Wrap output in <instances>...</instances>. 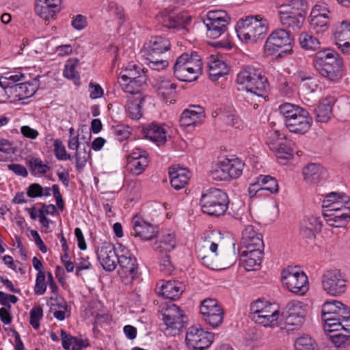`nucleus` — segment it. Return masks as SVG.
<instances>
[{
	"mask_svg": "<svg viewBox=\"0 0 350 350\" xmlns=\"http://www.w3.org/2000/svg\"><path fill=\"white\" fill-rule=\"evenodd\" d=\"M236 82L246 93L245 99L258 108L257 101H261L269 90V83L260 69L253 66H243L237 76Z\"/></svg>",
	"mask_w": 350,
	"mask_h": 350,
	"instance_id": "nucleus-1",
	"label": "nucleus"
},
{
	"mask_svg": "<svg viewBox=\"0 0 350 350\" xmlns=\"http://www.w3.org/2000/svg\"><path fill=\"white\" fill-rule=\"evenodd\" d=\"M313 64L319 74L332 83H338L342 77V59L334 51H319L314 57Z\"/></svg>",
	"mask_w": 350,
	"mask_h": 350,
	"instance_id": "nucleus-2",
	"label": "nucleus"
},
{
	"mask_svg": "<svg viewBox=\"0 0 350 350\" xmlns=\"http://www.w3.org/2000/svg\"><path fill=\"white\" fill-rule=\"evenodd\" d=\"M279 112L284 118L286 127L291 133L304 135L312 126V118L308 111L298 105L286 103L279 107Z\"/></svg>",
	"mask_w": 350,
	"mask_h": 350,
	"instance_id": "nucleus-3",
	"label": "nucleus"
},
{
	"mask_svg": "<svg viewBox=\"0 0 350 350\" xmlns=\"http://www.w3.org/2000/svg\"><path fill=\"white\" fill-rule=\"evenodd\" d=\"M268 29V22L260 15L247 16L237 23L236 31L241 41L255 43L265 37Z\"/></svg>",
	"mask_w": 350,
	"mask_h": 350,
	"instance_id": "nucleus-4",
	"label": "nucleus"
},
{
	"mask_svg": "<svg viewBox=\"0 0 350 350\" xmlns=\"http://www.w3.org/2000/svg\"><path fill=\"white\" fill-rule=\"evenodd\" d=\"M174 75L180 81L191 82L198 79L202 72V62L196 52L185 53L176 60Z\"/></svg>",
	"mask_w": 350,
	"mask_h": 350,
	"instance_id": "nucleus-5",
	"label": "nucleus"
},
{
	"mask_svg": "<svg viewBox=\"0 0 350 350\" xmlns=\"http://www.w3.org/2000/svg\"><path fill=\"white\" fill-rule=\"evenodd\" d=\"M307 10L303 0H292L290 4L282 5L279 11L282 25L293 31L299 30L305 21Z\"/></svg>",
	"mask_w": 350,
	"mask_h": 350,
	"instance_id": "nucleus-6",
	"label": "nucleus"
},
{
	"mask_svg": "<svg viewBox=\"0 0 350 350\" xmlns=\"http://www.w3.org/2000/svg\"><path fill=\"white\" fill-rule=\"evenodd\" d=\"M200 204L203 213L219 217L224 215L226 212L229 199L227 193L224 191L211 188L204 193H202L200 200Z\"/></svg>",
	"mask_w": 350,
	"mask_h": 350,
	"instance_id": "nucleus-7",
	"label": "nucleus"
},
{
	"mask_svg": "<svg viewBox=\"0 0 350 350\" xmlns=\"http://www.w3.org/2000/svg\"><path fill=\"white\" fill-rule=\"evenodd\" d=\"M159 312L161 314L166 325L165 334H178L185 324V316L180 308L172 302H165L159 306Z\"/></svg>",
	"mask_w": 350,
	"mask_h": 350,
	"instance_id": "nucleus-8",
	"label": "nucleus"
},
{
	"mask_svg": "<svg viewBox=\"0 0 350 350\" xmlns=\"http://www.w3.org/2000/svg\"><path fill=\"white\" fill-rule=\"evenodd\" d=\"M118 82L124 92L133 94L141 92L142 87L146 84V76L141 66L129 64L121 72Z\"/></svg>",
	"mask_w": 350,
	"mask_h": 350,
	"instance_id": "nucleus-9",
	"label": "nucleus"
},
{
	"mask_svg": "<svg viewBox=\"0 0 350 350\" xmlns=\"http://www.w3.org/2000/svg\"><path fill=\"white\" fill-rule=\"evenodd\" d=\"M280 312L271 304L258 299L250 306V315L253 321L265 327L277 325Z\"/></svg>",
	"mask_w": 350,
	"mask_h": 350,
	"instance_id": "nucleus-10",
	"label": "nucleus"
},
{
	"mask_svg": "<svg viewBox=\"0 0 350 350\" xmlns=\"http://www.w3.org/2000/svg\"><path fill=\"white\" fill-rule=\"evenodd\" d=\"M230 18L224 10H211L204 19L206 27V36L212 39L218 38L228 29Z\"/></svg>",
	"mask_w": 350,
	"mask_h": 350,
	"instance_id": "nucleus-11",
	"label": "nucleus"
},
{
	"mask_svg": "<svg viewBox=\"0 0 350 350\" xmlns=\"http://www.w3.org/2000/svg\"><path fill=\"white\" fill-rule=\"evenodd\" d=\"M284 286L291 292L304 295L308 291L307 275L297 267H288L282 273Z\"/></svg>",
	"mask_w": 350,
	"mask_h": 350,
	"instance_id": "nucleus-12",
	"label": "nucleus"
},
{
	"mask_svg": "<svg viewBox=\"0 0 350 350\" xmlns=\"http://www.w3.org/2000/svg\"><path fill=\"white\" fill-rule=\"evenodd\" d=\"M293 42V37L286 30L283 29H278L273 31L265 42V49L271 54L278 52L282 55L290 53L292 51L291 44Z\"/></svg>",
	"mask_w": 350,
	"mask_h": 350,
	"instance_id": "nucleus-13",
	"label": "nucleus"
},
{
	"mask_svg": "<svg viewBox=\"0 0 350 350\" xmlns=\"http://www.w3.org/2000/svg\"><path fill=\"white\" fill-rule=\"evenodd\" d=\"M323 289L332 296H338L346 291L347 281L338 269L326 271L322 275Z\"/></svg>",
	"mask_w": 350,
	"mask_h": 350,
	"instance_id": "nucleus-14",
	"label": "nucleus"
},
{
	"mask_svg": "<svg viewBox=\"0 0 350 350\" xmlns=\"http://www.w3.org/2000/svg\"><path fill=\"white\" fill-rule=\"evenodd\" d=\"M204 321L213 327L219 326L224 320V311L215 299H204L200 307Z\"/></svg>",
	"mask_w": 350,
	"mask_h": 350,
	"instance_id": "nucleus-15",
	"label": "nucleus"
},
{
	"mask_svg": "<svg viewBox=\"0 0 350 350\" xmlns=\"http://www.w3.org/2000/svg\"><path fill=\"white\" fill-rule=\"evenodd\" d=\"M185 341L190 350H204L212 343L213 336L200 327L192 326L187 332Z\"/></svg>",
	"mask_w": 350,
	"mask_h": 350,
	"instance_id": "nucleus-16",
	"label": "nucleus"
},
{
	"mask_svg": "<svg viewBox=\"0 0 350 350\" xmlns=\"http://www.w3.org/2000/svg\"><path fill=\"white\" fill-rule=\"evenodd\" d=\"M282 315L285 318V323L286 326H294V328H287L288 330H293L299 328L305 321L306 312L303 308L301 302L298 301H293L289 302L285 311L282 312Z\"/></svg>",
	"mask_w": 350,
	"mask_h": 350,
	"instance_id": "nucleus-17",
	"label": "nucleus"
},
{
	"mask_svg": "<svg viewBox=\"0 0 350 350\" xmlns=\"http://www.w3.org/2000/svg\"><path fill=\"white\" fill-rule=\"evenodd\" d=\"M157 20L166 28L179 29L189 23L191 18L183 14H176L172 9H165L157 15Z\"/></svg>",
	"mask_w": 350,
	"mask_h": 350,
	"instance_id": "nucleus-18",
	"label": "nucleus"
},
{
	"mask_svg": "<svg viewBox=\"0 0 350 350\" xmlns=\"http://www.w3.org/2000/svg\"><path fill=\"white\" fill-rule=\"evenodd\" d=\"M96 253L98 259L105 270L112 271L116 269L119 254H117L112 244L105 243L98 248Z\"/></svg>",
	"mask_w": 350,
	"mask_h": 350,
	"instance_id": "nucleus-19",
	"label": "nucleus"
},
{
	"mask_svg": "<svg viewBox=\"0 0 350 350\" xmlns=\"http://www.w3.org/2000/svg\"><path fill=\"white\" fill-rule=\"evenodd\" d=\"M334 37L336 44L345 54H350V21H342L335 25Z\"/></svg>",
	"mask_w": 350,
	"mask_h": 350,
	"instance_id": "nucleus-20",
	"label": "nucleus"
},
{
	"mask_svg": "<svg viewBox=\"0 0 350 350\" xmlns=\"http://www.w3.org/2000/svg\"><path fill=\"white\" fill-rule=\"evenodd\" d=\"M143 133L146 138L149 139L158 146L164 144L167 141V126L157 122H152L143 127Z\"/></svg>",
	"mask_w": 350,
	"mask_h": 350,
	"instance_id": "nucleus-21",
	"label": "nucleus"
},
{
	"mask_svg": "<svg viewBox=\"0 0 350 350\" xmlns=\"http://www.w3.org/2000/svg\"><path fill=\"white\" fill-rule=\"evenodd\" d=\"M62 0H36L35 12L42 18L49 21L60 10Z\"/></svg>",
	"mask_w": 350,
	"mask_h": 350,
	"instance_id": "nucleus-22",
	"label": "nucleus"
},
{
	"mask_svg": "<svg viewBox=\"0 0 350 350\" xmlns=\"http://www.w3.org/2000/svg\"><path fill=\"white\" fill-rule=\"evenodd\" d=\"M205 118L203 108L200 106H193L192 109L183 111L180 118L181 126L187 128L201 124Z\"/></svg>",
	"mask_w": 350,
	"mask_h": 350,
	"instance_id": "nucleus-23",
	"label": "nucleus"
},
{
	"mask_svg": "<svg viewBox=\"0 0 350 350\" xmlns=\"http://www.w3.org/2000/svg\"><path fill=\"white\" fill-rule=\"evenodd\" d=\"M170 43L169 40L161 36L152 38L148 43H146L143 49L144 55L160 56L162 53L170 49Z\"/></svg>",
	"mask_w": 350,
	"mask_h": 350,
	"instance_id": "nucleus-24",
	"label": "nucleus"
},
{
	"mask_svg": "<svg viewBox=\"0 0 350 350\" xmlns=\"http://www.w3.org/2000/svg\"><path fill=\"white\" fill-rule=\"evenodd\" d=\"M133 224L134 232L132 234L135 237H141L144 240H150L157 235L156 228L137 215L133 217Z\"/></svg>",
	"mask_w": 350,
	"mask_h": 350,
	"instance_id": "nucleus-25",
	"label": "nucleus"
},
{
	"mask_svg": "<svg viewBox=\"0 0 350 350\" xmlns=\"http://www.w3.org/2000/svg\"><path fill=\"white\" fill-rule=\"evenodd\" d=\"M169 176L172 187L176 190H180L188 183L189 172L187 168L180 166H172L169 168Z\"/></svg>",
	"mask_w": 350,
	"mask_h": 350,
	"instance_id": "nucleus-26",
	"label": "nucleus"
},
{
	"mask_svg": "<svg viewBox=\"0 0 350 350\" xmlns=\"http://www.w3.org/2000/svg\"><path fill=\"white\" fill-rule=\"evenodd\" d=\"M242 242L247 250L264 247L262 234L257 232L252 226H247L243 230Z\"/></svg>",
	"mask_w": 350,
	"mask_h": 350,
	"instance_id": "nucleus-27",
	"label": "nucleus"
},
{
	"mask_svg": "<svg viewBox=\"0 0 350 350\" xmlns=\"http://www.w3.org/2000/svg\"><path fill=\"white\" fill-rule=\"evenodd\" d=\"M183 291L184 286L181 282L176 280H169L162 282L158 293L164 298L175 299L182 294Z\"/></svg>",
	"mask_w": 350,
	"mask_h": 350,
	"instance_id": "nucleus-28",
	"label": "nucleus"
},
{
	"mask_svg": "<svg viewBox=\"0 0 350 350\" xmlns=\"http://www.w3.org/2000/svg\"><path fill=\"white\" fill-rule=\"evenodd\" d=\"M264 247L252 248L246 250L241 252V256H245V259L243 260V266L247 271H251L259 266L262 260Z\"/></svg>",
	"mask_w": 350,
	"mask_h": 350,
	"instance_id": "nucleus-29",
	"label": "nucleus"
},
{
	"mask_svg": "<svg viewBox=\"0 0 350 350\" xmlns=\"http://www.w3.org/2000/svg\"><path fill=\"white\" fill-rule=\"evenodd\" d=\"M121 254H118V261L121 269L126 274L132 275V278L137 274V263L135 258L133 257L129 252L124 248L121 250Z\"/></svg>",
	"mask_w": 350,
	"mask_h": 350,
	"instance_id": "nucleus-30",
	"label": "nucleus"
},
{
	"mask_svg": "<svg viewBox=\"0 0 350 350\" xmlns=\"http://www.w3.org/2000/svg\"><path fill=\"white\" fill-rule=\"evenodd\" d=\"M208 66L209 77L212 81H217L228 73L227 64L213 55L210 56Z\"/></svg>",
	"mask_w": 350,
	"mask_h": 350,
	"instance_id": "nucleus-31",
	"label": "nucleus"
},
{
	"mask_svg": "<svg viewBox=\"0 0 350 350\" xmlns=\"http://www.w3.org/2000/svg\"><path fill=\"white\" fill-rule=\"evenodd\" d=\"M128 98L127 110L129 116L133 120H139L142 116V104L144 101V96L141 92L130 94Z\"/></svg>",
	"mask_w": 350,
	"mask_h": 350,
	"instance_id": "nucleus-32",
	"label": "nucleus"
},
{
	"mask_svg": "<svg viewBox=\"0 0 350 350\" xmlns=\"http://www.w3.org/2000/svg\"><path fill=\"white\" fill-rule=\"evenodd\" d=\"M303 175L306 181L314 184L325 178L326 172L320 165L310 163L303 169Z\"/></svg>",
	"mask_w": 350,
	"mask_h": 350,
	"instance_id": "nucleus-33",
	"label": "nucleus"
},
{
	"mask_svg": "<svg viewBox=\"0 0 350 350\" xmlns=\"http://www.w3.org/2000/svg\"><path fill=\"white\" fill-rule=\"evenodd\" d=\"M61 339L62 347L65 350H80L89 345L86 340L72 336L63 329H61Z\"/></svg>",
	"mask_w": 350,
	"mask_h": 350,
	"instance_id": "nucleus-34",
	"label": "nucleus"
},
{
	"mask_svg": "<svg viewBox=\"0 0 350 350\" xmlns=\"http://www.w3.org/2000/svg\"><path fill=\"white\" fill-rule=\"evenodd\" d=\"M38 80L34 79L31 82H22L14 86V91L19 99H25L32 96L38 90Z\"/></svg>",
	"mask_w": 350,
	"mask_h": 350,
	"instance_id": "nucleus-35",
	"label": "nucleus"
},
{
	"mask_svg": "<svg viewBox=\"0 0 350 350\" xmlns=\"http://www.w3.org/2000/svg\"><path fill=\"white\" fill-rule=\"evenodd\" d=\"M269 148L271 150L275 151L276 157L280 160H288L292 158L293 150L286 141L283 140L278 143H275L270 140Z\"/></svg>",
	"mask_w": 350,
	"mask_h": 350,
	"instance_id": "nucleus-36",
	"label": "nucleus"
},
{
	"mask_svg": "<svg viewBox=\"0 0 350 350\" xmlns=\"http://www.w3.org/2000/svg\"><path fill=\"white\" fill-rule=\"evenodd\" d=\"M176 246V241L174 234L167 233L163 236L161 241L155 244L154 250L159 254L168 253Z\"/></svg>",
	"mask_w": 350,
	"mask_h": 350,
	"instance_id": "nucleus-37",
	"label": "nucleus"
},
{
	"mask_svg": "<svg viewBox=\"0 0 350 350\" xmlns=\"http://www.w3.org/2000/svg\"><path fill=\"white\" fill-rule=\"evenodd\" d=\"M224 162L230 175V179L237 178L242 174L244 163L239 159H225Z\"/></svg>",
	"mask_w": 350,
	"mask_h": 350,
	"instance_id": "nucleus-38",
	"label": "nucleus"
},
{
	"mask_svg": "<svg viewBox=\"0 0 350 350\" xmlns=\"http://www.w3.org/2000/svg\"><path fill=\"white\" fill-rule=\"evenodd\" d=\"M332 106L328 99L323 100L315 109L316 120L320 122H327L331 116Z\"/></svg>",
	"mask_w": 350,
	"mask_h": 350,
	"instance_id": "nucleus-39",
	"label": "nucleus"
},
{
	"mask_svg": "<svg viewBox=\"0 0 350 350\" xmlns=\"http://www.w3.org/2000/svg\"><path fill=\"white\" fill-rule=\"evenodd\" d=\"M176 84L169 80H161L157 86L158 94L164 100L173 97L176 93Z\"/></svg>",
	"mask_w": 350,
	"mask_h": 350,
	"instance_id": "nucleus-40",
	"label": "nucleus"
},
{
	"mask_svg": "<svg viewBox=\"0 0 350 350\" xmlns=\"http://www.w3.org/2000/svg\"><path fill=\"white\" fill-rule=\"evenodd\" d=\"M50 312L53 314L55 319L59 321L65 319L66 310V302L57 298L51 297L49 301Z\"/></svg>",
	"mask_w": 350,
	"mask_h": 350,
	"instance_id": "nucleus-41",
	"label": "nucleus"
},
{
	"mask_svg": "<svg viewBox=\"0 0 350 350\" xmlns=\"http://www.w3.org/2000/svg\"><path fill=\"white\" fill-rule=\"evenodd\" d=\"M325 324L323 325V328L325 332L327 333V336L329 337V334H334L338 333V331L343 330L347 333H350V328L347 326H344L342 323L340 321H338L334 318H326L323 319Z\"/></svg>",
	"mask_w": 350,
	"mask_h": 350,
	"instance_id": "nucleus-42",
	"label": "nucleus"
},
{
	"mask_svg": "<svg viewBox=\"0 0 350 350\" xmlns=\"http://www.w3.org/2000/svg\"><path fill=\"white\" fill-rule=\"evenodd\" d=\"M299 42L301 46L310 51H316L320 48V42L312 35L303 32L299 36Z\"/></svg>",
	"mask_w": 350,
	"mask_h": 350,
	"instance_id": "nucleus-43",
	"label": "nucleus"
},
{
	"mask_svg": "<svg viewBox=\"0 0 350 350\" xmlns=\"http://www.w3.org/2000/svg\"><path fill=\"white\" fill-rule=\"evenodd\" d=\"M90 158V148L87 144L83 145V148H79L75 152L76 167L78 171H81L85 167L87 161Z\"/></svg>",
	"mask_w": 350,
	"mask_h": 350,
	"instance_id": "nucleus-44",
	"label": "nucleus"
},
{
	"mask_svg": "<svg viewBox=\"0 0 350 350\" xmlns=\"http://www.w3.org/2000/svg\"><path fill=\"white\" fill-rule=\"evenodd\" d=\"M341 306H343V304L337 300H330L325 302L322 306V319L333 318Z\"/></svg>",
	"mask_w": 350,
	"mask_h": 350,
	"instance_id": "nucleus-45",
	"label": "nucleus"
},
{
	"mask_svg": "<svg viewBox=\"0 0 350 350\" xmlns=\"http://www.w3.org/2000/svg\"><path fill=\"white\" fill-rule=\"evenodd\" d=\"M310 26L317 33H322L328 29L329 17L310 16Z\"/></svg>",
	"mask_w": 350,
	"mask_h": 350,
	"instance_id": "nucleus-46",
	"label": "nucleus"
},
{
	"mask_svg": "<svg viewBox=\"0 0 350 350\" xmlns=\"http://www.w3.org/2000/svg\"><path fill=\"white\" fill-rule=\"evenodd\" d=\"M350 220V208L347 206L344 207L343 212L341 215H333L332 217L327 219V221L329 226L340 228L345 226Z\"/></svg>",
	"mask_w": 350,
	"mask_h": 350,
	"instance_id": "nucleus-47",
	"label": "nucleus"
},
{
	"mask_svg": "<svg viewBox=\"0 0 350 350\" xmlns=\"http://www.w3.org/2000/svg\"><path fill=\"white\" fill-rule=\"evenodd\" d=\"M149 160L148 157H142L139 160H131L127 162L128 170L135 175L141 174L148 166Z\"/></svg>",
	"mask_w": 350,
	"mask_h": 350,
	"instance_id": "nucleus-48",
	"label": "nucleus"
},
{
	"mask_svg": "<svg viewBox=\"0 0 350 350\" xmlns=\"http://www.w3.org/2000/svg\"><path fill=\"white\" fill-rule=\"evenodd\" d=\"M294 347L295 350H318L316 342L308 335H303L297 338Z\"/></svg>",
	"mask_w": 350,
	"mask_h": 350,
	"instance_id": "nucleus-49",
	"label": "nucleus"
},
{
	"mask_svg": "<svg viewBox=\"0 0 350 350\" xmlns=\"http://www.w3.org/2000/svg\"><path fill=\"white\" fill-rule=\"evenodd\" d=\"M225 163L223 161H219L212 167L211 176L215 180L222 181L230 180V175L227 172Z\"/></svg>",
	"mask_w": 350,
	"mask_h": 350,
	"instance_id": "nucleus-50",
	"label": "nucleus"
},
{
	"mask_svg": "<svg viewBox=\"0 0 350 350\" xmlns=\"http://www.w3.org/2000/svg\"><path fill=\"white\" fill-rule=\"evenodd\" d=\"M349 201V197L346 194L343 193L331 192L325 196L322 201V207L327 208L335 204V202H348Z\"/></svg>",
	"mask_w": 350,
	"mask_h": 350,
	"instance_id": "nucleus-51",
	"label": "nucleus"
},
{
	"mask_svg": "<svg viewBox=\"0 0 350 350\" xmlns=\"http://www.w3.org/2000/svg\"><path fill=\"white\" fill-rule=\"evenodd\" d=\"M29 168L32 174H45L51 167L46 163H44L39 158H32L29 161Z\"/></svg>",
	"mask_w": 350,
	"mask_h": 350,
	"instance_id": "nucleus-52",
	"label": "nucleus"
},
{
	"mask_svg": "<svg viewBox=\"0 0 350 350\" xmlns=\"http://www.w3.org/2000/svg\"><path fill=\"white\" fill-rule=\"evenodd\" d=\"M258 182L261 183L263 190H267L271 193L278 191V185L276 179L269 175H260Z\"/></svg>",
	"mask_w": 350,
	"mask_h": 350,
	"instance_id": "nucleus-53",
	"label": "nucleus"
},
{
	"mask_svg": "<svg viewBox=\"0 0 350 350\" xmlns=\"http://www.w3.org/2000/svg\"><path fill=\"white\" fill-rule=\"evenodd\" d=\"M329 338L338 348L345 347L350 345V334L338 332L334 334H329Z\"/></svg>",
	"mask_w": 350,
	"mask_h": 350,
	"instance_id": "nucleus-54",
	"label": "nucleus"
},
{
	"mask_svg": "<svg viewBox=\"0 0 350 350\" xmlns=\"http://www.w3.org/2000/svg\"><path fill=\"white\" fill-rule=\"evenodd\" d=\"M78 61H70L65 66L64 70V76L67 79L73 80L76 84L79 81V75L75 70Z\"/></svg>",
	"mask_w": 350,
	"mask_h": 350,
	"instance_id": "nucleus-55",
	"label": "nucleus"
},
{
	"mask_svg": "<svg viewBox=\"0 0 350 350\" xmlns=\"http://www.w3.org/2000/svg\"><path fill=\"white\" fill-rule=\"evenodd\" d=\"M160 270L165 274H171L174 271V266L170 261V255L167 253L159 254Z\"/></svg>",
	"mask_w": 350,
	"mask_h": 350,
	"instance_id": "nucleus-56",
	"label": "nucleus"
},
{
	"mask_svg": "<svg viewBox=\"0 0 350 350\" xmlns=\"http://www.w3.org/2000/svg\"><path fill=\"white\" fill-rule=\"evenodd\" d=\"M54 152L58 160L66 161L72 159V157L66 153V148L59 139H56L54 142Z\"/></svg>",
	"mask_w": 350,
	"mask_h": 350,
	"instance_id": "nucleus-57",
	"label": "nucleus"
},
{
	"mask_svg": "<svg viewBox=\"0 0 350 350\" xmlns=\"http://www.w3.org/2000/svg\"><path fill=\"white\" fill-rule=\"evenodd\" d=\"M113 133L117 139L121 142L129 138L131 130L129 126L119 124L113 127Z\"/></svg>",
	"mask_w": 350,
	"mask_h": 350,
	"instance_id": "nucleus-58",
	"label": "nucleus"
},
{
	"mask_svg": "<svg viewBox=\"0 0 350 350\" xmlns=\"http://www.w3.org/2000/svg\"><path fill=\"white\" fill-rule=\"evenodd\" d=\"M42 315V309L40 307H34L31 310L29 323L34 329L39 328Z\"/></svg>",
	"mask_w": 350,
	"mask_h": 350,
	"instance_id": "nucleus-59",
	"label": "nucleus"
},
{
	"mask_svg": "<svg viewBox=\"0 0 350 350\" xmlns=\"http://www.w3.org/2000/svg\"><path fill=\"white\" fill-rule=\"evenodd\" d=\"M329 10L324 3L316 4L311 10L310 16L329 17Z\"/></svg>",
	"mask_w": 350,
	"mask_h": 350,
	"instance_id": "nucleus-60",
	"label": "nucleus"
},
{
	"mask_svg": "<svg viewBox=\"0 0 350 350\" xmlns=\"http://www.w3.org/2000/svg\"><path fill=\"white\" fill-rule=\"evenodd\" d=\"M46 289V285L45 283V273H38L34 286V292L37 295H43L45 293Z\"/></svg>",
	"mask_w": 350,
	"mask_h": 350,
	"instance_id": "nucleus-61",
	"label": "nucleus"
},
{
	"mask_svg": "<svg viewBox=\"0 0 350 350\" xmlns=\"http://www.w3.org/2000/svg\"><path fill=\"white\" fill-rule=\"evenodd\" d=\"M160 56H150L146 57L147 60L149 62L148 64L150 68L154 70H161L167 67L168 62L166 60H163L159 58Z\"/></svg>",
	"mask_w": 350,
	"mask_h": 350,
	"instance_id": "nucleus-62",
	"label": "nucleus"
},
{
	"mask_svg": "<svg viewBox=\"0 0 350 350\" xmlns=\"http://www.w3.org/2000/svg\"><path fill=\"white\" fill-rule=\"evenodd\" d=\"M221 119L224 122L229 126L239 128L241 123L239 118L234 113H226L221 115Z\"/></svg>",
	"mask_w": 350,
	"mask_h": 350,
	"instance_id": "nucleus-63",
	"label": "nucleus"
},
{
	"mask_svg": "<svg viewBox=\"0 0 350 350\" xmlns=\"http://www.w3.org/2000/svg\"><path fill=\"white\" fill-rule=\"evenodd\" d=\"M302 222L315 233L319 232L321 229V222L318 217L311 216L304 219Z\"/></svg>",
	"mask_w": 350,
	"mask_h": 350,
	"instance_id": "nucleus-64",
	"label": "nucleus"
}]
</instances>
